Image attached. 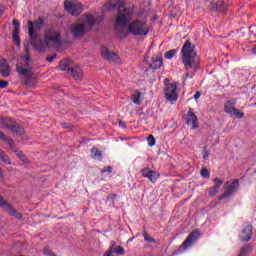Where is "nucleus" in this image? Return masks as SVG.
I'll return each instance as SVG.
<instances>
[{
    "mask_svg": "<svg viewBox=\"0 0 256 256\" xmlns=\"http://www.w3.org/2000/svg\"><path fill=\"white\" fill-rule=\"evenodd\" d=\"M45 21L43 18H39L35 22L28 21V35L30 37V43L34 49L39 53L47 51V49H57L61 47V33L54 28H48L44 32V41L38 38L39 31L43 29Z\"/></svg>",
    "mask_w": 256,
    "mask_h": 256,
    "instance_id": "obj_1",
    "label": "nucleus"
},
{
    "mask_svg": "<svg viewBox=\"0 0 256 256\" xmlns=\"http://www.w3.org/2000/svg\"><path fill=\"white\" fill-rule=\"evenodd\" d=\"M180 59L184 65L187 79L193 77V73L191 71H199V64L201 63V60L199 55H197V51H195V45H193L189 40H187L182 46Z\"/></svg>",
    "mask_w": 256,
    "mask_h": 256,
    "instance_id": "obj_2",
    "label": "nucleus"
},
{
    "mask_svg": "<svg viewBox=\"0 0 256 256\" xmlns=\"http://www.w3.org/2000/svg\"><path fill=\"white\" fill-rule=\"evenodd\" d=\"M118 5L116 24L118 27H127V23L135 17V7L125 8V0H108L103 6V11H115Z\"/></svg>",
    "mask_w": 256,
    "mask_h": 256,
    "instance_id": "obj_3",
    "label": "nucleus"
},
{
    "mask_svg": "<svg viewBox=\"0 0 256 256\" xmlns=\"http://www.w3.org/2000/svg\"><path fill=\"white\" fill-rule=\"evenodd\" d=\"M17 73L24 77L25 84L29 87H33L37 83V75L33 72V66H31V58L29 54L23 56L21 61L17 64Z\"/></svg>",
    "mask_w": 256,
    "mask_h": 256,
    "instance_id": "obj_4",
    "label": "nucleus"
},
{
    "mask_svg": "<svg viewBox=\"0 0 256 256\" xmlns=\"http://www.w3.org/2000/svg\"><path fill=\"white\" fill-rule=\"evenodd\" d=\"M97 21L93 17V15H83L82 16V23L80 24H72L71 25V33L73 37L78 39L79 37H83L87 31H91L93 29V25H95Z\"/></svg>",
    "mask_w": 256,
    "mask_h": 256,
    "instance_id": "obj_5",
    "label": "nucleus"
},
{
    "mask_svg": "<svg viewBox=\"0 0 256 256\" xmlns=\"http://www.w3.org/2000/svg\"><path fill=\"white\" fill-rule=\"evenodd\" d=\"M61 71H65L70 77H73L75 81H80L83 77V70L80 66H73V61L69 59L61 60L59 63Z\"/></svg>",
    "mask_w": 256,
    "mask_h": 256,
    "instance_id": "obj_6",
    "label": "nucleus"
},
{
    "mask_svg": "<svg viewBox=\"0 0 256 256\" xmlns=\"http://www.w3.org/2000/svg\"><path fill=\"white\" fill-rule=\"evenodd\" d=\"M128 33L143 37L149 33V24L145 20H133L128 25Z\"/></svg>",
    "mask_w": 256,
    "mask_h": 256,
    "instance_id": "obj_7",
    "label": "nucleus"
},
{
    "mask_svg": "<svg viewBox=\"0 0 256 256\" xmlns=\"http://www.w3.org/2000/svg\"><path fill=\"white\" fill-rule=\"evenodd\" d=\"M64 8L73 17H78V15L82 14L84 11L83 4H81L77 0H65Z\"/></svg>",
    "mask_w": 256,
    "mask_h": 256,
    "instance_id": "obj_8",
    "label": "nucleus"
},
{
    "mask_svg": "<svg viewBox=\"0 0 256 256\" xmlns=\"http://www.w3.org/2000/svg\"><path fill=\"white\" fill-rule=\"evenodd\" d=\"M225 193L219 197L220 201H223V199H227V197H231L233 193L239 189V180H234L232 182H226L224 185Z\"/></svg>",
    "mask_w": 256,
    "mask_h": 256,
    "instance_id": "obj_9",
    "label": "nucleus"
},
{
    "mask_svg": "<svg viewBox=\"0 0 256 256\" xmlns=\"http://www.w3.org/2000/svg\"><path fill=\"white\" fill-rule=\"evenodd\" d=\"M164 95L167 101L173 103L177 101L179 95L177 94V85L176 84H167L164 88Z\"/></svg>",
    "mask_w": 256,
    "mask_h": 256,
    "instance_id": "obj_10",
    "label": "nucleus"
},
{
    "mask_svg": "<svg viewBox=\"0 0 256 256\" xmlns=\"http://www.w3.org/2000/svg\"><path fill=\"white\" fill-rule=\"evenodd\" d=\"M0 207L4 209V211H7L9 215L12 217H16V219H22L21 213H19L11 204L7 203L3 197L0 196Z\"/></svg>",
    "mask_w": 256,
    "mask_h": 256,
    "instance_id": "obj_11",
    "label": "nucleus"
},
{
    "mask_svg": "<svg viewBox=\"0 0 256 256\" xmlns=\"http://www.w3.org/2000/svg\"><path fill=\"white\" fill-rule=\"evenodd\" d=\"M101 56L110 63H120L119 56L115 52H111L107 47L101 48Z\"/></svg>",
    "mask_w": 256,
    "mask_h": 256,
    "instance_id": "obj_12",
    "label": "nucleus"
},
{
    "mask_svg": "<svg viewBox=\"0 0 256 256\" xmlns=\"http://www.w3.org/2000/svg\"><path fill=\"white\" fill-rule=\"evenodd\" d=\"M199 239V231L194 230L192 233L189 234V236L186 238V240L183 242L182 247L183 249H189L195 241Z\"/></svg>",
    "mask_w": 256,
    "mask_h": 256,
    "instance_id": "obj_13",
    "label": "nucleus"
},
{
    "mask_svg": "<svg viewBox=\"0 0 256 256\" xmlns=\"http://www.w3.org/2000/svg\"><path fill=\"white\" fill-rule=\"evenodd\" d=\"M187 125H190L192 129H197L199 127V122L197 121V116L192 111H188L185 117Z\"/></svg>",
    "mask_w": 256,
    "mask_h": 256,
    "instance_id": "obj_14",
    "label": "nucleus"
},
{
    "mask_svg": "<svg viewBox=\"0 0 256 256\" xmlns=\"http://www.w3.org/2000/svg\"><path fill=\"white\" fill-rule=\"evenodd\" d=\"M0 75L2 77H9L11 75V67L5 58H0Z\"/></svg>",
    "mask_w": 256,
    "mask_h": 256,
    "instance_id": "obj_15",
    "label": "nucleus"
},
{
    "mask_svg": "<svg viewBox=\"0 0 256 256\" xmlns=\"http://www.w3.org/2000/svg\"><path fill=\"white\" fill-rule=\"evenodd\" d=\"M142 176L147 177L151 183H157V179H159V173L153 170H149L148 168H144L142 170Z\"/></svg>",
    "mask_w": 256,
    "mask_h": 256,
    "instance_id": "obj_16",
    "label": "nucleus"
},
{
    "mask_svg": "<svg viewBox=\"0 0 256 256\" xmlns=\"http://www.w3.org/2000/svg\"><path fill=\"white\" fill-rule=\"evenodd\" d=\"M13 25L15 26V28L13 30L12 39H13L15 45H17V47H19V45H21V39L19 38V26H20L19 21L14 19Z\"/></svg>",
    "mask_w": 256,
    "mask_h": 256,
    "instance_id": "obj_17",
    "label": "nucleus"
},
{
    "mask_svg": "<svg viewBox=\"0 0 256 256\" xmlns=\"http://www.w3.org/2000/svg\"><path fill=\"white\" fill-rule=\"evenodd\" d=\"M224 111L229 115H235L237 119H243V117H245V114L243 112L239 111V109L233 106H224Z\"/></svg>",
    "mask_w": 256,
    "mask_h": 256,
    "instance_id": "obj_18",
    "label": "nucleus"
},
{
    "mask_svg": "<svg viewBox=\"0 0 256 256\" xmlns=\"http://www.w3.org/2000/svg\"><path fill=\"white\" fill-rule=\"evenodd\" d=\"M253 237V226L247 225L244 230H242L240 239L241 241H249Z\"/></svg>",
    "mask_w": 256,
    "mask_h": 256,
    "instance_id": "obj_19",
    "label": "nucleus"
},
{
    "mask_svg": "<svg viewBox=\"0 0 256 256\" xmlns=\"http://www.w3.org/2000/svg\"><path fill=\"white\" fill-rule=\"evenodd\" d=\"M209 9L210 11H219V12H223V11H227V7L225 6V3H223V1H218V2H211L209 5Z\"/></svg>",
    "mask_w": 256,
    "mask_h": 256,
    "instance_id": "obj_20",
    "label": "nucleus"
},
{
    "mask_svg": "<svg viewBox=\"0 0 256 256\" xmlns=\"http://www.w3.org/2000/svg\"><path fill=\"white\" fill-rule=\"evenodd\" d=\"M163 65V60L161 57L156 56L152 58V63L150 64L151 69H159Z\"/></svg>",
    "mask_w": 256,
    "mask_h": 256,
    "instance_id": "obj_21",
    "label": "nucleus"
},
{
    "mask_svg": "<svg viewBox=\"0 0 256 256\" xmlns=\"http://www.w3.org/2000/svg\"><path fill=\"white\" fill-rule=\"evenodd\" d=\"M11 131H12V133H14L15 135H18L20 137L22 135H25V129L23 127H21L19 124L13 125L11 127Z\"/></svg>",
    "mask_w": 256,
    "mask_h": 256,
    "instance_id": "obj_22",
    "label": "nucleus"
},
{
    "mask_svg": "<svg viewBox=\"0 0 256 256\" xmlns=\"http://www.w3.org/2000/svg\"><path fill=\"white\" fill-rule=\"evenodd\" d=\"M102 156H103V153L101 152V150H99V148L92 147V149H91V158L92 159H101Z\"/></svg>",
    "mask_w": 256,
    "mask_h": 256,
    "instance_id": "obj_23",
    "label": "nucleus"
},
{
    "mask_svg": "<svg viewBox=\"0 0 256 256\" xmlns=\"http://www.w3.org/2000/svg\"><path fill=\"white\" fill-rule=\"evenodd\" d=\"M132 101L135 105H141V92L136 91L132 94Z\"/></svg>",
    "mask_w": 256,
    "mask_h": 256,
    "instance_id": "obj_24",
    "label": "nucleus"
},
{
    "mask_svg": "<svg viewBox=\"0 0 256 256\" xmlns=\"http://www.w3.org/2000/svg\"><path fill=\"white\" fill-rule=\"evenodd\" d=\"M0 159L6 165H11V158L0 149Z\"/></svg>",
    "mask_w": 256,
    "mask_h": 256,
    "instance_id": "obj_25",
    "label": "nucleus"
},
{
    "mask_svg": "<svg viewBox=\"0 0 256 256\" xmlns=\"http://www.w3.org/2000/svg\"><path fill=\"white\" fill-rule=\"evenodd\" d=\"M251 253V246L246 245L241 250L238 256H249Z\"/></svg>",
    "mask_w": 256,
    "mask_h": 256,
    "instance_id": "obj_26",
    "label": "nucleus"
},
{
    "mask_svg": "<svg viewBox=\"0 0 256 256\" xmlns=\"http://www.w3.org/2000/svg\"><path fill=\"white\" fill-rule=\"evenodd\" d=\"M179 50L177 49H172L170 51H167L165 54H164V57L165 59H173L176 55H177V52Z\"/></svg>",
    "mask_w": 256,
    "mask_h": 256,
    "instance_id": "obj_27",
    "label": "nucleus"
},
{
    "mask_svg": "<svg viewBox=\"0 0 256 256\" xmlns=\"http://www.w3.org/2000/svg\"><path fill=\"white\" fill-rule=\"evenodd\" d=\"M112 253H116V255H125V249L122 246H115L112 248Z\"/></svg>",
    "mask_w": 256,
    "mask_h": 256,
    "instance_id": "obj_28",
    "label": "nucleus"
},
{
    "mask_svg": "<svg viewBox=\"0 0 256 256\" xmlns=\"http://www.w3.org/2000/svg\"><path fill=\"white\" fill-rule=\"evenodd\" d=\"M221 185H223V180L219 179V178H215L214 179V188L216 189H220Z\"/></svg>",
    "mask_w": 256,
    "mask_h": 256,
    "instance_id": "obj_29",
    "label": "nucleus"
},
{
    "mask_svg": "<svg viewBox=\"0 0 256 256\" xmlns=\"http://www.w3.org/2000/svg\"><path fill=\"white\" fill-rule=\"evenodd\" d=\"M147 142H148V146L149 147H154V145H155V137H153V135L148 136Z\"/></svg>",
    "mask_w": 256,
    "mask_h": 256,
    "instance_id": "obj_30",
    "label": "nucleus"
},
{
    "mask_svg": "<svg viewBox=\"0 0 256 256\" xmlns=\"http://www.w3.org/2000/svg\"><path fill=\"white\" fill-rule=\"evenodd\" d=\"M144 240L147 241V243H155V239L153 237H150L147 232H144Z\"/></svg>",
    "mask_w": 256,
    "mask_h": 256,
    "instance_id": "obj_31",
    "label": "nucleus"
},
{
    "mask_svg": "<svg viewBox=\"0 0 256 256\" xmlns=\"http://www.w3.org/2000/svg\"><path fill=\"white\" fill-rule=\"evenodd\" d=\"M115 247V241L111 242L110 249L104 254V256H113V248Z\"/></svg>",
    "mask_w": 256,
    "mask_h": 256,
    "instance_id": "obj_32",
    "label": "nucleus"
},
{
    "mask_svg": "<svg viewBox=\"0 0 256 256\" xmlns=\"http://www.w3.org/2000/svg\"><path fill=\"white\" fill-rule=\"evenodd\" d=\"M209 193H210V197H215V195L219 193V190L217 188H214L213 186L212 188L209 189Z\"/></svg>",
    "mask_w": 256,
    "mask_h": 256,
    "instance_id": "obj_33",
    "label": "nucleus"
},
{
    "mask_svg": "<svg viewBox=\"0 0 256 256\" xmlns=\"http://www.w3.org/2000/svg\"><path fill=\"white\" fill-rule=\"evenodd\" d=\"M201 176L204 177V179H207V177H209V170H207V168H203L201 170Z\"/></svg>",
    "mask_w": 256,
    "mask_h": 256,
    "instance_id": "obj_34",
    "label": "nucleus"
},
{
    "mask_svg": "<svg viewBox=\"0 0 256 256\" xmlns=\"http://www.w3.org/2000/svg\"><path fill=\"white\" fill-rule=\"evenodd\" d=\"M112 172H113V168L111 166H107L101 170V173H112Z\"/></svg>",
    "mask_w": 256,
    "mask_h": 256,
    "instance_id": "obj_35",
    "label": "nucleus"
},
{
    "mask_svg": "<svg viewBox=\"0 0 256 256\" xmlns=\"http://www.w3.org/2000/svg\"><path fill=\"white\" fill-rule=\"evenodd\" d=\"M44 255H47V256H55V253H53V251H51V249L45 248V249H44Z\"/></svg>",
    "mask_w": 256,
    "mask_h": 256,
    "instance_id": "obj_36",
    "label": "nucleus"
},
{
    "mask_svg": "<svg viewBox=\"0 0 256 256\" xmlns=\"http://www.w3.org/2000/svg\"><path fill=\"white\" fill-rule=\"evenodd\" d=\"M9 85V82L5 80H0V89H5Z\"/></svg>",
    "mask_w": 256,
    "mask_h": 256,
    "instance_id": "obj_37",
    "label": "nucleus"
},
{
    "mask_svg": "<svg viewBox=\"0 0 256 256\" xmlns=\"http://www.w3.org/2000/svg\"><path fill=\"white\" fill-rule=\"evenodd\" d=\"M6 143H8V145L10 147H13L15 145V142L13 141V139H11L10 137L6 138Z\"/></svg>",
    "mask_w": 256,
    "mask_h": 256,
    "instance_id": "obj_38",
    "label": "nucleus"
},
{
    "mask_svg": "<svg viewBox=\"0 0 256 256\" xmlns=\"http://www.w3.org/2000/svg\"><path fill=\"white\" fill-rule=\"evenodd\" d=\"M209 152L207 151V148L203 149V159H209Z\"/></svg>",
    "mask_w": 256,
    "mask_h": 256,
    "instance_id": "obj_39",
    "label": "nucleus"
},
{
    "mask_svg": "<svg viewBox=\"0 0 256 256\" xmlns=\"http://www.w3.org/2000/svg\"><path fill=\"white\" fill-rule=\"evenodd\" d=\"M235 103H236V101L235 100H229L228 102H227V104L225 105V107H235Z\"/></svg>",
    "mask_w": 256,
    "mask_h": 256,
    "instance_id": "obj_40",
    "label": "nucleus"
},
{
    "mask_svg": "<svg viewBox=\"0 0 256 256\" xmlns=\"http://www.w3.org/2000/svg\"><path fill=\"white\" fill-rule=\"evenodd\" d=\"M57 58V55H52L50 57L46 58V61H48V63H53V60Z\"/></svg>",
    "mask_w": 256,
    "mask_h": 256,
    "instance_id": "obj_41",
    "label": "nucleus"
},
{
    "mask_svg": "<svg viewBox=\"0 0 256 256\" xmlns=\"http://www.w3.org/2000/svg\"><path fill=\"white\" fill-rule=\"evenodd\" d=\"M8 137L9 136L5 135L3 132L0 131V139H2V141H6Z\"/></svg>",
    "mask_w": 256,
    "mask_h": 256,
    "instance_id": "obj_42",
    "label": "nucleus"
},
{
    "mask_svg": "<svg viewBox=\"0 0 256 256\" xmlns=\"http://www.w3.org/2000/svg\"><path fill=\"white\" fill-rule=\"evenodd\" d=\"M199 97H201V92H196L194 95L195 101H197V99H199Z\"/></svg>",
    "mask_w": 256,
    "mask_h": 256,
    "instance_id": "obj_43",
    "label": "nucleus"
},
{
    "mask_svg": "<svg viewBox=\"0 0 256 256\" xmlns=\"http://www.w3.org/2000/svg\"><path fill=\"white\" fill-rule=\"evenodd\" d=\"M17 157H19V159H23V152L19 151L16 153Z\"/></svg>",
    "mask_w": 256,
    "mask_h": 256,
    "instance_id": "obj_44",
    "label": "nucleus"
},
{
    "mask_svg": "<svg viewBox=\"0 0 256 256\" xmlns=\"http://www.w3.org/2000/svg\"><path fill=\"white\" fill-rule=\"evenodd\" d=\"M120 127H123V129H125V127H127V125H125L123 122L119 123Z\"/></svg>",
    "mask_w": 256,
    "mask_h": 256,
    "instance_id": "obj_45",
    "label": "nucleus"
},
{
    "mask_svg": "<svg viewBox=\"0 0 256 256\" xmlns=\"http://www.w3.org/2000/svg\"><path fill=\"white\" fill-rule=\"evenodd\" d=\"M62 127H64V129H67L69 127V125L67 123L62 124Z\"/></svg>",
    "mask_w": 256,
    "mask_h": 256,
    "instance_id": "obj_46",
    "label": "nucleus"
},
{
    "mask_svg": "<svg viewBox=\"0 0 256 256\" xmlns=\"http://www.w3.org/2000/svg\"><path fill=\"white\" fill-rule=\"evenodd\" d=\"M109 199H117V195H111L109 196Z\"/></svg>",
    "mask_w": 256,
    "mask_h": 256,
    "instance_id": "obj_47",
    "label": "nucleus"
},
{
    "mask_svg": "<svg viewBox=\"0 0 256 256\" xmlns=\"http://www.w3.org/2000/svg\"><path fill=\"white\" fill-rule=\"evenodd\" d=\"M3 15V10L1 9V6H0V16Z\"/></svg>",
    "mask_w": 256,
    "mask_h": 256,
    "instance_id": "obj_48",
    "label": "nucleus"
},
{
    "mask_svg": "<svg viewBox=\"0 0 256 256\" xmlns=\"http://www.w3.org/2000/svg\"><path fill=\"white\" fill-rule=\"evenodd\" d=\"M0 177H3V170H1L0 172Z\"/></svg>",
    "mask_w": 256,
    "mask_h": 256,
    "instance_id": "obj_49",
    "label": "nucleus"
},
{
    "mask_svg": "<svg viewBox=\"0 0 256 256\" xmlns=\"http://www.w3.org/2000/svg\"><path fill=\"white\" fill-rule=\"evenodd\" d=\"M252 51H253L254 53H256V48H254Z\"/></svg>",
    "mask_w": 256,
    "mask_h": 256,
    "instance_id": "obj_50",
    "label": "nucleus"
},
{
    "mask_svg": "<svg viewBox=\"0 0 256 256\" xmlns=\"http://www.w3.org/2000/svg\"><path fill=\"white\" fill-rule=\"evenodd\" d=\"M254 106L256 107V102L254 103Z\"/></svg>",
    "mask_w": 256,
    "mask_h": 256,
    "instance_id": "obj_51",
    "label": "nucleus"
},
{
    "mask_svg": "<svg viewBox=\"0 0 256 256\" xmlns=\"http://www.w3.org/2000/svg\"><path fill=\"white\" fill-rule=\"evenodd\" d=\"M0 173H1V168H0Z\"/></svg>",
    "mask_w": 256,
    "mask_h": 256,
    "instance_id": "obj_52",
    "label": "nucleus"
}]
</instances>
